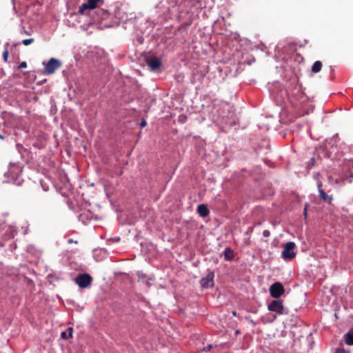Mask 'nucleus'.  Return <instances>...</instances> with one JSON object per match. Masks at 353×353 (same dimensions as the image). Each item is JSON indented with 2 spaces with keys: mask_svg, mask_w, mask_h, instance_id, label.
I'll return each instance as SVG.
<instances>
[{
  "mask_svg": "<svg viewBox=\"0 0 353 353\" xmlns=\"http://www.w3.org/2000/svg\"><path fill=\"white\" fill-rule=\"evenodd\" d=\"M170 4L168 7L169 12L173 16L180 19L181 14L183 12L182 7L190 8V9H201L203 8V5L200 0H183V4H179L177 0H166Z\"/></svg>",
  "mask_w": 353,
  "mask_h": 353,
  "instance_id": "nucleus-1",
  "label": "nucleus"
},
{
  "mask_svg": "<svg viewBox=\"0 0 353 353\" xmlns=\"http://www.w3.org/2000/svg\"><path fill=\"white\" fill-rule=\"evenodd\" d=\"M295 247L296 245L292 241L288 242L283 245V250L281 252V256L285 261L292 260L295 257Z\"/></svg>",
  "mask_w": 353,
  "mask_h": 353,
  "instance_id": "nucleus-2",
  "label": "nucleus"
},
{
  "mask_svg": "<svg viewBox=\"0 0 353 353\" xmlns=\"http://www.w3.org/2000/svg\"><path fill=\"white\" fill-rule=\"evenodd\" d=\"M22 172L21 168L18 164H11L8 172L6 174L8 177H10L14 183L20 184L19 178Z\"/></svg>",
  "mask_w": 353,
  "mask_h": 353,
  "instance_id": "nucleus-3",
  "label": "nucleus"
},
{
  "mask_svg": "<svg viewBox=\"0 0 353 353\" xmlns=\"http://www.w3.org/2000/svg\"><path fill=\"white\" fill-rule=\"evenodd\" d=\"M43 64L46 73L48 74H53L61 65L60 61L54 58H51L48 62H43Z\"/></svg>",
  "mask_w": 353,
  "mask_h": 353,
  "instance_id": "nucleus-4",
  "label": "nucleus"
},
{
  "mask_svg": "<svg viewBox=\"0 0 353 353\" xmlns=\"http://www.w3.org/2000/svg\"><path fill=\"white\" fill-rule=\"evenodd\" d=\"M103 0H88L87 2L83 3L79 8V13L81 14H83L87 10H94L100 2H102Z\"/></svg>",
  "mask_w": 353,
  "mask_h": 353,
  "instance_id": "nucleus-5",
  "label": "nucleus"
},
{
  "mask_svg": "<svg viewBox=\"0 0 353 353\" xmlns=\"http://www.w3.org/2000/svg\"><path fill=\"white\" fill-rule=\"evenodd\" d=\"M268 309L271 312H274L279 314H285L283 303L281 300H274L268 305Z\"/></svg>",
  "mask_w": 353,
  "mask_h": 353,
  "instance_id": "nucleus-6",
  "label": "nucleus"
},
{
  "mask_svg": "<svg viewBox=\"0 0 353 353\" xmlns=\"http://www.w3.org/2000/svg\"><path fill=\"white\" fill-rule=\"evenodd\" d=\"M284 293V288L279 282L273 283L270 288V294L273 298H279Z\"/></svg>",
  "mask_w": 353,
  "mask_h": 353,
  "instance_id": "nucleus-7",
  "label": "nucleus"
},
{
  "mask_svg": "<svg viewBox=\"0 0 353 353\" xmlns=\"http://www.w3.org/2000/svg\"><path fill=\"white\" fill-rule=\"evenodd\" d=\"M75 281L80 288H85L90 285L92 277L88 274H82L76 277Z\"/></svg>",
  "mask_w": 353,
  "mask_h": 353,
  "instance_id": "nucleus-8",
  "label": "nucleus"
},
{
  "mask_svg": "<svg viewBox=\"0 0 353 353\" xmlns=\"http://www.w3.org/2000/svg\"><path fill=\"white\" fill-rule=\"evenodd\" d=\"M214 273L209 271L205 277L200 280V284L203 288H208L214 285Z\"/></svg>",
  "mask_w": 353,
  "mask_h": 353,
  "instance_id": "nucleus-9",
  "label": "nucleus"
},
{
  "mask_svg": "<svg viewBox=\"0 0 353 353\" xmlns=\"http://www.w3.org/2000/svg\"><path fill=\"white\" fill-rule=\"evenodd\" d=\"M137 274L138 276L139 282L144 283L148 286L151 285V281L152 280V279L150 276H149L143 274L142 272H139V271L137 272Z\"/></svg>",
  "mask_w": 353,
  "mask_h": 353,
  "instance_id": "nucleus-10",
  "label": "nucleus"
},
{
  "mask_svg": "<svg viewBox=\"0 0 353 353\" xmlns=\"http://www.w3.org/2000/svg\"><path fill=\"white\" fill-rule=\"evenodd\" d=\"M148 65L153 70H156L161 65V59L159 58H153L147 61Z\"/></svg>",
  "mask_w": 353,
  "mask_h": 353,
  "instance_id": "nucleus-11",
  "label": "nucleus"
},
{
  "mask_svg": "<svg viewBox=\"0 0 353 353\" xmlns=\"http://www.w3.org/2000/svg\"><path fill=\"white\" fill-rule=\"evenodd\" d=\"M321 186H322V183L321 182H318V190H319V197L325 201H328L329 203H330L332 200V197L331 196H328L326 192H324V190L321 188Z\"/></svg>",
  "mask_w": 353,
  "mask_h": 353,
  "instance_id": "nucleus-12",
  "label": "nucleus"
},
{
  "mask_svg": "<svg viewBox=\"0 0 353 353\" xmlns=\"http://www.w3.org/2000/svg\"><path fill=\"white\" fill-rule=\"evenodd\" d=\"M345 343L353 345V327L350 329L343 336Z\"/></svg>",
  "mask_w": 353,
  "mask_h": 353,
  "instance_id": "nucleus-13",
  "label": "nucleus"
},
{
  "mask_svg": "<svg viewBox=\"0 0 353 353\" xmlns=\"http://www.w3.org/2000/svg\"><path fill=\"white\" fill-rule=\"evenodd\" d=\"M197 212L202 217H205L209 214V210L208 208L203 204H200L198 205Z\"/></svg>",
  "mask_w": 353,
  "mask_h": 353,
  "instance_id": "nucleus-14",
  "label": "nucleus"
},
{
  "mask_svg": "<svg viewBox=\"0 0 353 353\" xmlns=\"http://www.w3.org/2000/svg\"><path fill=\"white\" fill-rule=\"evenodd\" d=\"M223 254L226 261H231L234 257V251L230 248H226L223 252Z\"/></svg>",
  "mask_w": 353,
  "mask_h": 353,
  "instance_id": "nucleus-15",
  "label": "nucleus"
},
{
  "mask_svg": "<svg viewBox=\"0 0 353 353\" xmlns=\"http://www.w3.org/2000/svg\"><path fill=\"white\" fill-rule=\"evenodd\" d=\"M322 68V63L320 61H316L314 63L312 67V71L314 73H317L321 71Z\"/></svg>",
  "mask_w": 353,
  "mask_h": 353,
  "instance_id": "nucleus-16",
  "label": "nucleus"
},
{
  "mask_svg": "<svg viewBox=\"0 0 353 353\" xmlns=\"http://www.w3.org/2000/svg\"><path fill=\"white\" fill-rule=\"evenodd\" d=\"M8 230H9V234H8L6 236V239H12V238H14L17 232H16V230L14 229V227L12 226H10L9 228H8Z\"/></svg>",
  "mask_w": 353,
  "mask_h": 353,
  "instance_id": "nucleus-17",
  "label": "nucleus"
},
{
  "mask_svg": "<svg viewBox=\"0 0 353 353\" xmlns=\"http://www.w3.org/2000/svg\"><path fill=\"white\" fill-rule=\"evenodd\" d=\"M69 333L67 334L66 332H61V338L63 339H69V338H71L72 336V327H69L68 329Z\"/></svg>",
  "mask_w": 353,
  "mask_h": 353,
  "instance_id": "nucleus-18",
  "label": "nucleus"
},
{
  "mask_svg": "<svg viewBox=\"0 0 353 353\" xmlns=\"http://www.w3.org/2000/svg\"><path fill=\"white\" fill-rule=\"evenodd\" d=\"M34 39L33 38H30V39H23L21 43L24 45V46H28L31 43H32L34 42Z\"/></svg>",
  "mask_w": 353,
  "mask_h": 353,
  "instance_id": "nucleus-19",
  "label": "nucleus"
},
{
  "mask_svg": "<svg viewBox=\"0 0 353 353\" xmlns=\"http://www.w3.org/2000/svg\"><path fill=\"white\" fill-rule=\"evenodd\" d=\"M3 58L5 61H7L8 58V50L6 49L3 52Z\"/></svg>",
  "mask_w": 353,
  "mask_h": 353,
  "instance_id": "nucleus-20",
  "label": "nucleus"
},
{
  "mask_svg": "<svg viewBox=\"0 0 353 353\" xmlns=\"http://www.w3.org/2000/svg\"><path fill=\"white\" fill-rule=\"evenodd\" d=\"M186 116L185 115H180L179 117V121L181 122V123H185L186 121Z\"/></svg>",
  "mask_w": 353,
  "mask_h": 353,
  "instance_id": "nucleus-21",
  "label": "nucleus"
},
{
  "mask_svg": "<svg viewBox=\"0 0 353 353\" xmlns=\"http://www.w3.org/2000/svg\"><path fill=\"white\" fill-rule=\"evenodd\" d=\"M336 353H350V351H347L343 348H337Z\"/></svg>",
  "mask_w": 353,
  "mask_h": 353,
  "instance_id": "nucleus-22",
  "label": "nucleus"
},
{
  "mask_svg": "<svg viewBox=\"0 0 353 353\" xmlns=\"http://www.w3.org/2000/svg\"><path fill=\"white\" fill-rule=\"evenodd\" d=\"M27 67V63L26 61H22L19 63V68L20 69L26 68Z\"/></svg>",
  "mask_w": 353,
  "mask_h": 353,
  "instance_id": "nucleus-23",
  "label": "nucleus"
},
{
  "mask_svg": "<svg viewBox=\"0 0 353 353\" xmlns=\"http://www.w3.org/2000/svg\"><path fill=\"white\" fill-rule=\"evenodd\" d=\"M314 161H315V160H314V158H312V159H310V162H309V164H308V166H309L310 168L314 166V163H314Z\"/></svg>",
  "mask_w": 353,
  "mask_h": 353,
  "instance_id": "nucleus-24",
  "label": "nucleus"
},
{
  "mask_svg": "<svg viewBox=\"0 0 353 353\" xmlns=\"http://www.w3.org/2000/svg\"><path fill=\"white\" fill-rule=\"evenodd\" d=\"M263 236H265V237H268V236H270V231H269V230H264V231L263 232Z\"/></svg>",
  "mask_w": 353,
  "mask_h": 353,
  "instance_id": "nucleus-25",
  "label": "nucleus"
},
{
  "mask_svg": "<svg viewBox=\"0 0 353 353\" xmlns=\"http://www.w3.org/2000/svg\"><path fill=\"white\" fill-rule=\"evenodd\" d=\"M146 121L145 120H143L141 122V125L142 127H144L146 125Z\"/></svg>",
  "mask_w": 353,
  "mask_h": 353,
  "instance_id": "nucleus-26",
  "label": "nucleus"
},
{
  "mask_svg": "<svg viewBox=\"0 0 353 353\" xmlns=\"http://www.w3.org/2000/svg\"><path fill=\"white\" fill-rule=\"evenodd\" d=\"M68 242L69 243H73V242H74V241H73L72 239H69L68 240ZM74 243H77V241H74Z\"/></svg>",
  "mask_w": 353,
  "mask_h": 353,
  "instance_id": "nucleus-27",
  "label": "nucleus"
},
{
  "mask_svg": "<svg viewBox=\"0 0 353 353\" xmlns=\"http://www.w3.org/2000/svg\"><path fill=\"white\" fill-rule=\"evenodd\" d=\"M0 139H2V140H3V139H5V137H4V136H3V135H1V134H0Z\"/></svg>",
  "mask_w": 353,
  "mask_h": 353,
  "instance_id": "nucleus-28",
  "label": "nucleus"
},
{
  "mask_svg": "<svg viewBox=\"0 0 353 353\" xmlns=\"http://www.w3.org/2000/svg\"><path fill=\"white\" fill-rule=\"evenodd\" d=\"M190 12H192V10H187V12L189 13Z\"/></svg>",
  "mask_w": 353,
  "mask_h": 353,
  "instance_id": "nucleus-29",
  "label": "nucleus"
},
{
  "mask_svg": "<svg viewBox=\"0 0 353 353\" xmlns=\"http://www.w3.org/2000/svg\"><path fill=\"white\" fill-rule=\"evenodd\" d=\"M306 214H307L306 209L305 208V216H306Z\"/></svg>",
  "mask_w": 353,
  "mask_h": 353,
  "instance_id": "nucleus-30",
  "label": "nucleus"
}]
</instances>
